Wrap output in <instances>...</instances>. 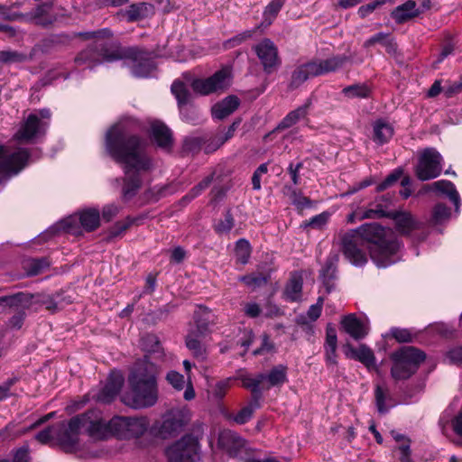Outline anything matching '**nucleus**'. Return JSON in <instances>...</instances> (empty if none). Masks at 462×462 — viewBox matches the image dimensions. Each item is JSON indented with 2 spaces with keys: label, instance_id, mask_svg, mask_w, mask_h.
<instances>
[{
  "label": "nucleus",
  "instance_id": "nucleus-1",
  "mask_svg": "<svg viewBox=\"0 0 462 462\" xmlns=\"http://www.w3.org/2000/svg\"><path fill=\"white\" fill-rule=\"evenodd\" d=\"M140 124L136 120L119 122L111 126L106 134L105 149L107 154L123 166L125 175L123 196L133 198L142 185L139 174L152 169V162L146 152L147 141L135 134Z\"/></svg>",
  "mask_w": 462,
  "mask_h": 462
},
{
  "label": "nucleus",
  "instance_id": "nucleus-2",
  "mask_svg": "<svg viewBox=\"0 0 462 462\" xmlns=\"http://www.w3.org/2000/svg\"><path fill=\"white\" fill-rule=\"evenodd\" d=\"M157 373L148 356L137 361L128 376L130 391L122 395V402L134 409L153 406L158 400Z\"/></svg>",
  "mask_w": 462,
  "mask_h": 462
},
{
  "label": "nucleus",
  "instance_id": "nucleus-3",
  "mask_svg": "<svg viewBox=\"0 0 462 462\" xmlns=\"http://www.w3.org/2000/svg\"><path fill=\"white\" fill-rule=\"evenodd\" d=\"M355 230L364 238L370 257L378 267H387L401 260L400 243L390 229L377 223H370Z\"/></svg>",
  "mask_w": 462,
  "mask_h": 462
},
{
  "label": "nucleus",
  "instance_id": "nucleus-4",
  "mask_svg": "<svg viewBox=\"0 0 462 462\" xmlns=\"http://www.w3.org/2000/svg\"><path fill=\"white\" fill-rule=\"evenodd\" d=\"M346 60L347 57L341 55L333 56L327 60H310L300 64L292 71L288 88L291 90L297 89L310 78L336 71L343 67Z\"/></svg>",
  "mask_w": 462,
  "mask_h": 462
},
{
  "label": "nucleus",
  "instance_id": "nucleus-5",
  "mask_svg": "<svg viewBox=\"0 0 462 462\" xmlns=\"http://www.w3.org/2000/svg\"><path fill=\"white\" fill-rule=\"evenodd\" d=\"M391 376L395 381L411 378L424 362L426 355L414 346H402L390 354Z\"/></svg>",
  "mask_w": 462,
  "mask_h": 462
},
{
  "label": "nucleus",
  "instance_id": "nucleus-6",
  "mask_svg": "<svg viewBox=\"0 0 462 462\" xmlns=\"http://www.w3.org/2000/svg\"><path fill=\"white\" fill-rule=\"evenodd\" d=\"M77 35L84 40L94 41L101 58V64L126 59L127 56L135 54L134 51L130 50V48L123 49L118 42L113 39V33L107 28L79 32Z\"/></svg>",
  "mask_w": 462,
  "mask_h": 462
},
{
  "label": "nucleus",
  "instance_id": "nucleus-7",
  "mask_svg": "<svg viewBox=\"0 0 462 462\" xmlns=\"http://www.w3.org/2000/svg\"><path fill=\"white\" fill-rule=\"evenodd\" d=\"M339 245L343 255L353 265L364 266L367 263V245L365 244L362 236L355 229L343 234Z\"/></svg>",
  "mask_w": 462,
  "mask_h": 462
},
{
  "label": "nucleus",
  "instance_id": "nucleus-8",
  "mask_svg": "<svg viewBox=\"0 0 462 462\" xmlns=\"http://www.w3.org/2000/svg\"><path fill=\"white\" fill-rule=\"evenodd\" d=\"M232 74L228 68H223L204 79H195L191 82L193 91L201 96L219 94L231 85Z\"/></svg>",
  "mask_w": 462,
  "mask_h": 462
},
{
  "label": "nucleus",
  "instance_id": "nucleus-9",
  "mask_svg": "<svg viewBox=\"0 0 462 462\" xmlns=\"http://www.w3.org/2000/svg\"><path fill=\"white\" fill-rule=\"evenodd\" d=\"M51 116L49 109L30 114L15 134V138L21 142H32L43 135L49 126Z\"/></svg>",
  "mask_w": 462,
  "mask_h": 462
},
{
  "label": "nucleus",
  "instance_id": "nucleus-10",
  "mask_svg": "<svg viewBox=\"0 0 462 462\" xmlns=\"http://www.w3.org/2000/svg\"><path fill=\"white\" fill-rule=\"evenodd\" d=\"M166 454L170 462H198L200 459L199 441L186 435L169 447Z\"/></svg>",
  "mask_w": 462,
  "mask_h": 462
},
{
  "label": "nucleus",
  "instance_id": "nucleus-11",
  "mask_svg": "<svg viewBox=\"0 0 462 462\" xmlns=\"http://www.w3.org/2000/svg\"><path fill=\"white\" fill-rule=\"evenodd\" d=\"M112 436L119 439H132L142 436L148 428L145 418L116 416L110 420Z\"/></svg>",
  "mask_w": 462,
  "mask_h": 462
},
{
  "label": "nucleus",
  "instance_id": "nucleus-12",
  "mask_svg": "<svg viewBox=\"0 0 462 462\" xmlns=\"http://www.w3.org/2000/svg\"><path fill=\"white\" fill-rule=\"evenodd\" d=\"M82 430L94 439H106L112 436L110 420L106 421L98 410L79 414Z\"/></svg>",
  "mask_w": 462,
  "mask_h": 462
},
{
  "label": "nucleus",
  "instance_id": "nucleus-13",
  "mask_svg": "<svg viewBox=\"0 0 462 462\" xmlns=\"http://www.w3.org/2000/svg\"><path fill=\"white\" fill-rule=\"evenodd\" d=\"M29 159V153L25 149L11 151L9 148L0 145V173L9 178L21 171Z\"/></svg>",
  "mask_w": 462,
  "mask_h": 462
},
{
  "label": "nucleus",
  "instance_id": "nucleus-14",
  "mask_svg": "<svg viewBox=\"0 0 462 462\" xmlns=\"http://www.w3.org/2000/svg\"><path fill=\"white\" fill-rule=\"evenodd\" d=\"M82 430L79 415L72 417L67 424L61 422L56 427L55 436L59 444L66 451H71L79 443V436Z\"/></svg>",
  "mask_w": 462,
  "mask_h": 462
},
{
  "label": "nucleus",
  "instance_id": "nucleus-15",
  "mask_svg": "<svg viewBox=\"0 0 462 462\" xmlns=\"http://www.w3.org/2000/svg\"><path fill=\"white\" fill-rule=\"evenodd\" d=\"M253 50L266 74H271L279 68L281 59L279 57L278 49L273 41L265 38L255 44Z\"/></svg>",
  "mask_w": 462,
  "mask_h": 462
},
{
  "label": "nucleus",
  "instance_id": "nucleus-16",
  "mask_svg": "<svg viewBox=\"0 0 462 462\" xmlns=\"http://www.w3.org/2000/svg\"><path fill=\"white\" fill-rule=\"evenodd\" d=\"M130 50L135 52L134 55L126 57V59L130 60L132 62L131 71L133 75L138 78L151 76L155 69V64L151 53L134 47L130 48Z\"/></svg>",
  "mask_w": 462,
  "mask_h": 462
},
{
  "label": "nucleus",
  "instance_id": "nucleus-17",
  "mask_svg": "<svg viewBox=\"0 0 462 462\" xmlns=\"http://www.w3.org/2000/svg\"><path fill=\"white\" fill-rule=\"evenodd\" d=\"M416 177L421 180H429L433 178V149L426 148L418 152L417 163L414 167Z\"/></svg>",
  "mask_w": 462,
  "mask_h": 462
},
{
  "label": "nucleus",
  "instance_id": "nucleus-18",
  "mask_svg": "<svg viewBox=\"0 0 462 462\" xmlns=\"http://www.w3.org/2000/svg\"><path fill=\"white\" fill-rule=\"evenodd\" d=\"M123 383L124 378L121 375H111L105 386L98 393L92 394V398L98 402L109 403L118 394Z\"/></svg>",
  "mask_w": 462,
  "mask_h": 462
},
{
  "label": "nucleus",
  "instance_id": "nucleus-19",
  "mask_svg": "<svg viewBox=\"0 0 462 462\" xmlns=\"http://www.w3.org/2000/svg\"><path fill=\"white\" fill-rule=\"evenodd\" d=\"M218 444L231 457H236L245 448V441L236 432L224 430L219 434Z\"/></svg>",
  "mask_w": 462,
  "mask_h": 462
},
{
  "label": "nucleus",
  "instance_id": "nucleus-20",
  "mask_svg": "<svg viewBox=\"0 0 462 462\" xmlns=\"http://www.w3.org/2000/svg\"><path fill=\"white\" fill-rule=\"evenodd\" d=\"M338 259L339 257L337 253H330L319 272V278L328 293L334 289Z\"/></svg>",
  "mask_w": 462,
  "mask_h": 462
},
{
  "label": "nucleus",
  "instance_id": "nucleus-21",
  "mask_svg": "<svg viewBox=\"0 0 462 462\" xmlns=\"http://www.w3.org/2000/svg\"><path fill=\"white\" fill-rule=\"evenodd\" d=\"M341 325L345 331L356 340L365 337L368 334L367 323L357 319L355 314L345 316Z\"/></svg>",
  "mask_w": 462,
  "mask_h": 462
},
{
  "label": "nucleus",
  "instance_id": "nucleus-22",
  "mask_svg": "<svg viewBox=\"0 0 462 462\" xmlns=\"http://www.w3.org/2000/svg\"><path fill=\"white\" fill-rule=\"evenodd\" d=\"M239 104V99L236 96L225 97L212 106L211 114L213 118L222 120L227 117L238 108Z\"/></svg>",
  "mask_w": 462,
  "mask_h": 462
},
{
  "label": "nucleus",
  "instance_id": "nucleus-23",
  "mask_svg": "<svg viewBox=\"0 0 462 462\" xmlns=\"http://www.w3.org/2000/svg\"><path fill=\"white\" fill-rule=\"evenodd\" d=\"M288 367L284 365L273 366L267 374L263 373V383L262 388L268 390L271 387L281 386L288 381Z\"/></svg>",
  "mask_w": 462,
  "mask_h": 462
},
{
  "label": "nucleus",
  "instance_id": "nucleus-24",
  "mask_svg": "<svg viewBox=\"0 0 462 462\" xmlns=\"http://www.w3.org/2000/svg\"><path fill=\"white\" fill-rule=\"evenodd\" d=\"M302 286L303 279L301 274L298 272H293L285 285L283 291L284 299L291 302L300 300L302 296Z\"/></svg>",
  "mask_w": 462,
  "mask_h": 462
},
{
  "label": "nucleus",
  "instance_id": "nucleus-25",
  "mask_svg": "<svg viewBox=\"0 0 462 462\" xmlns=\"http://www.w3.org/2000/svg\"><path fill=\"white\" fill-rule=\"evenodd\" d=\"M151 135L157 145L162 149L170 150L172 145L171 130L161 122H153L151 125Z\"/></svg>",
  "mask_w": 462,
  "mask_h": 462
},
{
  "label": "nucleus",
  "instance_id": "nucleus-26",
  "mask_svg": "<svg viewBox=\"0 0 462 462\" xmlns=\"http://www.w3.org/2000/svg\"><path fill=\"white\" fill-rule=\"evenodd\" d=\"M75 63L78 66H84L88 69H93L101 64V58L98 54V50L96 44L88 46L81 51L75 58Z\"/></svg>",
  "mask_w": 462,
  "mask_h": 462
},
{
  "label": "nucleus",
  "instance_id": "nucleus-27",
  "mask_svg": "<svg viewBox=\"0 0 462 462\" xmlns=\"http://www.w3.org/2000/svg\"><path fill=\"white\" fill-rule=\"evenodd\" d=\"M420 13V9L416 7V3L412 0H409L404 4L398 5L392 12L391 15L397 23H402L413 17H416Z\"/></svg>",
  "mask_w": 462,
  "mask_h": 462
},
{
  "label": "nucleus",
  "instance_id": "nucleus-28",
  "mask_svg": "<svg viewBox=\"0 0 462 462\" xmlns=\"http://www.w3.org/2000/svg\"><path fill=\"white\" fill-rule=\"evenodd\" d=\"M238 379L241 380L243 387L251 391L254 402H257L261 399L263 390L262 388L263 383V373L255 376L248 374H241L238 376Z\"/></svg>",
  "mask_w": 462,
  "mask_h": 462
},
{
  "label": "nucleus",
  "instance_id": "nucleus-29",
  "mask_svg": "<svg viewBox=\"0 0 462 462\" xmlns=\"http://www.w3.org/2000/svg\"><path fill=\"white\" fill-rule=\"evenodd\" d=\"M373 140L379 145L388 143L393 135V125L384 119H378L373 124Z\"/></svg>",
  "mask_w": 462,
  "mask_h": 462
},
{
  "label": "nucleus",
  "instance_id": "nucleus-30",
  "mask_svg": "<svg viewBox=\"0 0 462 462\" xmlns=\"http://www.w3.org/2000/svg\"><path fill=\"white\" fill-rule=\"evenodd\" d=\"M435 194L446 196L455 206L456 211L460 206V197L455 185L449 180L435 181Z\"/></svg>",
  "mask_w": 462,
  "mask_h": 462
},
{
  "label": "nucleus",
  "instance_id": "nucleus-31",
  "mask_svg": "<svg viewBox=\"0 0 462 462\" xmlns=\"http://www.w3.org/2000/svg\"><path fill=\"white\" fill-rule=\"evenodd\" d=\"M32 295L27 292H17L0 297V307H16L27 309L32 304Z\"/></svg>",
  "mask_w": 462,
  "mask_h": 462
},
{
  "label": "nucleus",
  "instance_id": "nucleus-32",
  "mask_svg": "<svg viewBox=\"0 0 462 462\" xmlns=\"http://www.w3.org/2000/svg\"><path fill=\"white\" fill-rule=\"evenodd\" d=\"M311 101L308 99L302 106L291 111L279 124L278 127L281 129H286L291 127L297 124L300 119L307 116L309 109L310 107Z\"/></svg>",
  "mask_w": 462,
  "mask_h": 462
},
{
  "label": "nucleus",
  "instance_id": "nucleus-33",
  "mask_svg": "<svg viewBox=\"0 0 462 462\" xmlns=\"http://www.w3.org/2000/svg\"><path fill=\"white\" fill-rule=\"evenodd\" d=\"M79 222L82 227L88 231H93L99 226L100 213L97 208H88L79 213Z\"/></svg>",
  "mask_w": 462,
  "mask_h": 462
},
{
  "label": "nucleus",
  "instance_id": "nucleus-34",
  "mask_svg": "<svg viewBox=\"0 0 462 462\" xmlns=\"http://www.w3.org/2000/svg\"><path fill=\"white\" fill-rule=\"evenodd\" d=\"M171 93L178 102V106L191 105V93L188 87L180 80L173 81L171 85Z\"/></svg>",
  "mask_w": 462,
  "mask_h": 462
},
{
  "label": "nucleus",
  "instance_id": "nucleus-35",
  "mask_svg": "<svg viewBox=\"0 0 462 462\" xmlns=\"http://www.w3.org/2000/svg\"><path fill=\"white\" fill-rule=\"evenodd\" d=\"M282 192L298 209H304L311 206V201L309 198L303 196L300 190L290 185H285Z\"/></svg>",
  "mask_w": 462,
  "mask_h": 462
},
{
  "label": "nucleus",
  "instance_id": "nucleus-36",
  "mask_svg": "<svg viewBox=\"0 0 462 462\" xmlns=\"http://www.w3.org/2000/svg\"><path fill=\"white\" fill-rule=\"evenodd\" d=\"M238 280L247 287L254 290L266 285L270 280V274L263 273H253L247 275L240 276Z\"/></svg>",
  "mask_w": 462,
  "mask_h": 462
},
{
  "label": "nucleus",
  "instance_id": "nucleus-37",
  "mask_svg": "<svg viewBox=\"0 0 462 462\" xmlns=\"http://www.w3.org/2000/svg\"><path fill=\"white\" fill-rule=\"evenodd\" d=\"M50 266V261L46 257L32 258L24 261L23 268L28 275L34 276L42 273Z\"/></svg>",
  "mask_w": 462,
  "mask_h": 462
},
{
  "label": "nucleus",
  "instance_id": "nucleus-38",
  "mask_svg": "<svg viewBox=\"0 0 462 462\" xmlns=\"http://www.w3.org/2000/svg\"><path fill=\"white\" fill-rule=\"evenodd\" d=\"M393 219L397 229L402 234L410 233L415 226L412 216L408 212H396L393 215Z\"/></svg>",
  "mask_w": 462,
  "mask_h": 462
},
{
  "label": "nucleus",
  "instance_id": "nucleus-39",
  "mask_svg": "<svg viewBox=\"0 0 462 462\" xmlns=\"http://www.w3.org/2000/svg\"><path fill=\"white\" fill-rule=\"evenodd\" d=\"M352 356L363 363L366 367L375 365V357L373 351L365 345H361L358 348H351Z\"/></svg>",
  "mask_w": 462,
  "mask_h": 462
},
{
  "label": "nucleus",
  "instance_id": "nucleus-40",
  "mask_svg": "<svg viewBox=\"0 0 462 462\" xmlns=\"http://www.w3.org/2000/svg\"><path fill=\"white\" fill-rule=\"evenodd\" d=\"M374 397L377 410L380 413H386L390 408L394 406V403L386 404V401H391L388 390L380 385H377L374 390Z\"/></svg>",
  "mask_w": 462,
  "mask_h": 462
},
{
  "label": "nucleus",
  "instance_id": "nucleus-41",
  "mask_svg": "<svg viewBox=\"0 0 462 462\" xmlns=\"http://www.w3.org/2000/svg\"><path fill=\"white\" fill-rule=\"evenodd\" d=\"M393 439L400 445L398 446V451L400 452L399 459L401 462H411V448H410V440L406 439L403 435L394 432H392Z\"/></svg>",
  "mask_w": 462,
  "mask_h": 462
},
{
  "label": "nucleus",
  "instance_id": "nucleus-42",
  "mask_svg": "<svg viewBox=\"0 0 462 462\" xmlns=\"http://www.w3.org/2000/svg\"><path fill=\"white\" fill-rule=\"evenodd\" d=\"M342 92L349 98H366L371 94V88L366 84H355L344 88Z\"/></svg>",
  "mask_w": 462,
  "mask_h": 462
},
{
  "label": "nucleus",
  "instance_id": "nucleus-43",
  "mask_svg": "<svg viewBox=\"0 0 462 462\" xmlns=\"http://www.w3.org/2000/svg\"><path fill=\"white\" fill-rule=\"evenodd\" d=\"M235 254L236 261L241 264L248 263L251 255V246L246 239L241 238L236 242Z\"/></svg>",
  "mask_w": 462,
  "mask_h": 462
},
{
  "label": "nucleus",
  "instance_id": "nucleus-44",
  "mask_svg": "<svg viewBox=\"0 0 462 462\" xmlns=\"http://www.w3.org/2000/svg\"><path fill=\"white\" fill-rule=\"evenodd\" d=\"M186 346L196 358L205 359L206 348L194 334H189L186 337Z\"/></svg>",
  "mask_w": 462,
  "mask_h": 462
},
{
  "label": "nucleus",
  "instance_id": "nucleus-45",
  "mask_svg": "<svg viewBox=\"0 0 462 462\" xmlns=\"http://www.w3.org/2000/svg\"><path fill=\"white\" fill-rule=\"evenodd\" d=\"M286 0H272L263 12V22L270 25L276 18Z\"/></svg>",
  "mask_w": 462,
  "mask_h": 462
},
{
  "label": "nucleus",
  "instance_id": "nucleus-46",
  "mask_svg": "<svg viewBox=\"0 0 462 462\" xmlns=\"http://www.w3.org/2000/svg\"><path fill=\"white\" fill-rule=\"evenodd\" d=\"M203 135L187 136L183 141V152L195 154L203 149Z\"/></svg>",
  "mask_w": 462,
  "mask_h": 462
},
{
  "label": "nucleus",
  "instance_id": "nucleus-47",
  "mask_svg": "<svg viewBox=\"0 0 462 462\" xmlns=\"http://www.w3.org/2000/svg\"><path fill=\"white\" fill-rule=\"evenodd\" d=\"M179 109L183 121L191 125L199 123V111L193 104L179 107Z\"/></svg>",
  "mask_w": 462,
  "mask_h": 462
},
{
  "label": "nucleus",
  "instance_id": "nucleus-48",
  "mask_svg": "<svg viewBox=\"0 0 462 462\" xmlns=\"http://www.w3.org/2000/svg\"><path fill=\"white\" fill-rule=\"evenodd\" d=\"M211 311L208 308H200L195 312L194 319L197 324L198 331L203 334L211 322L210 320Z\"/></svg>",
  "mask_w": 462,
  "mask_h": 462
},
{
  "label": "nucleus",
  "instance_id": "nucleus-49",
  "mask_svg": "<svg viewBox=\"0 0 462 462\" xmlns=\"http://www.w3.org/2000/svg\"><path fill=\"white\" fill-rule=\"evenodd\" d=\"M50 7L46 5H39L32 13V18L35 24L47 26L53 23L51 17L47 16Z\"/></svg>",
  "mask_w": 462,
  "mask_h": 462
},
{
  "label": "nucleus",
  "instance_id": "nucleus-50",
  "mask_svg": "<svg viewBox=\"0 0 462 462\" xmlns=\"http://www.w3.org/2000/svg\"><path fill=\"white\" fill-rule=\"evenodd\" d=\"M224 143L219 137V134H204L203 135V150L206 153H211L217 151Z\"/></svg>",
  "mask_w": 462,
  "mask_h": 462
},
{
  "label": "nucleus",
  "instance_id": "nucleus-51",
  "mask_svg": "<svg viewBox=\"0 0 462 462\" xmlns=\"http://www.w3.org/2000/svg\"><path fill=\"white\" fill-rule=\"evenodd\" d=\"M235 379V377H228L218 381L212 390L213 396L217 400H222L226 396L227 391L231 388L232 383Z\"/></svg>",
  "mask_w": 462,
  "mask_h": 462
},
{
  "label": "nucleus",
  "instance_id": "nucleus-52",
  "mask_svg": "<svg viewBox=\"0 0 462 462\" xmlns=\"http://www.w3.org/2000/svg\"><path fill=\"white\" fill-rule=\"evenodd\" d=\"M390 335L399 343L412 342L416 337L410 329L400 328H392Z\"/></svg>",
  "mask_w": 462,
  "mask_h": 462
},
{
  "label": "nucleus",
  "instance_id": "nucleus-53",
  "mask_svg": "<svg viewBox=\"0 0 462 462\" xmlns=\"http://www.w3.org/2000/svg\"><path fill=\"white\" fill-rule=\"evenodd\" d=\"M214 176L215 172H212L209 175L206 176L198 185H196L190 189V191L185 198L189 199V200H191L194 198L200 195L203 190L209 187V185L214 180Z\"/></svg>",
  "mask_w": 462,
  "mask_h": 462
},
{
  "label": "nucleus",
  "instance_id": "nucleus-54",
  "mask_svg": "<svg viewBox=\"0 0 462 462\" xmlns=\"http://www.w3.org/2000/svg\"><path fill=\"white\" fill-rule=\"evenodd\" d=\"M234 217L230 210H227L224 216V219L219 220L216 224L215 230L218 234H226L234 227Z\"/></svg>",
  "mask_w": 462,
  "mask_h": 462
},
{
  "label": "nucleus",
  "instance_id": "nucleus-55",
  "mask_svg": "<svg viewBox=\"0 0 462 462\" xmlns=\"http://www.w3.org/2000/svg\"><path fill=\"white\" fill-rule=\"evenodd\" d=\"M403 173L402 169L398 168L395 169L393 172H391L381 183H379L376 187V190L378 192L383 191L384 189L390 188L394 183H396L402 177Z\"/></svg>",
  "mask_w": 462,
  "mask_h": 462
},
{
  "label": "nucleus",
  "instance_id": "nucleus-56",
  "mask_svg": "<svg viewBox=\"0 0 462 462\" xmlns=\"http://www.w3.org/2000/svg\"><path fill=\"white\" fill-rule=\"evenodd\" d=\"M360 213L359 221L380 218L385 216V211L382 205H377L375 208H360Z\"/></svg>",
  "mask_w": 462,
  "mask_h": 462
},
{
  "label": "nucleus",
  "instance_id": "nucleus-57",
  "mask_svg": "<svg viewBox=\"0 0 462 462\" xmlns=\"http://www.w3.org/2000/svg\"><path fill=\"white\" fill-rule=\"evenodd\" d=\"M390 33L386 32H378L370 38H368L363 44L365 48H370L372 46H374L376 44H380L382 46H385L389 39L391 38Z\"/></svg>",
  "mask_w": 462,
  "mask_h": 462
},
{
  "label": "nucleus",
  "instance_id": "nucleus-58",
  "mask_svg": "<svg viewBox=\"0 0 462 462\" xmlns=\"http://www.w3.org/2000/svg\"><path fill=\"white\" fill-rule=\"evenodd\" d=\"M168 383L176 390H182L185 386L184 375L176 372L171 371L166 375Z\"/></svg>",
  "mask_w": 462,
  "mask_h": 462
},
{
  "label": "nucleus",
  "instance_id": "nucleus-59",
  "mask_svg": "<svg viewBox=\"0 0 462 462\" xmlns=\"http://www.w3.org/2000/svg\"><path fill=\"white\" fill-rule=\"evenodd\" d=\"M18 382V378L14 376L8 378L0 385V402L6 400L14 395L12 387Z\"/></svg>",
  "mask_w": 462,
  "mask_h": 462
},
{
  "label": "nucleus",
  "instance_id": "nucleus-60",
  "mask_svg": "<svg viewBox=\"0 0 462 462\" xmlns=\"http://www.w3.org/2000/svg\"><path fill=\"white\" fill-rule=\"evenodd\" d=\"M274 349V345L271 341L270 337L267 334L262 335L261 346L254 350V356H261L266 353H270Z\"/></svg>",
  "mask_w": 462,
  "mask_h": 462
},
{
  "label": "nucleus",
  "instance_id": "nucleus-61",
  "mask_svg": "<svg viewBox=\"0 0 462 462\" xmlns=\"http://www.w3.org/2000/svg\"><path fill=\"white\" fill-rule=\"evenodd\" d=\"M254 32V30L245 31L242 33H239L236 36L226 41L225 42V47L226 48L236 47V46L241 44L243 42L246 41L247 39L251 38Z\"/></svg>",
  "mask_w": 462,
  "mask_h": 462
},
{
  "label": "nucleus",
  "instance_id": "nucleus-62",
  "mask_svg": "<svg viewBox=\"0 0 462 462\" xmlns=\"http://www.w3.org/2000/svg\"><path fill=\"white\" fill-rule=\"evenodd\" d=\"M143 346L148 352H157L160 349V342L155 335L149 334L143 337Z\"/></svg>",
  "mask_w": 462,
  "mask_h": 462
},
{
  "label": "nucleus",
  "instance_id": "nucleus-63",
  "mask_svg": "<svg viewBox=\"0 0 462 462\" xmlns=\"http://www.w3.org/2000/svg\"><path fill=\"white\" fill-rule=\"evenodd\" d=\"M55 431L56 427H47L36 434L35 439L42 444H47L53 439H56Z\"/></svg>",
  "mask_w": 462,
  "mask_h": 462
},
{
  "label": "nucleus",
  "instance_id": "nucleus-64",
  "mask_svg": "<svg viewBox=\"0 0 462 462\" xmlns=\"http://www.w3.org/2000/svg\"><path fill=\"white\" fill-rule=\"evenodd\" d=\"M254 408L251 405L245 406L241 409L234 417V420L237 424L246 423L253 416Z\"/></svg>",
  "mask_w": 462,
  "mask_h": 462
}]
</instances>
